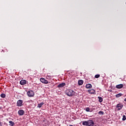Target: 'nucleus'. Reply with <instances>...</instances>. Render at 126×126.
I'll list each match as a JSON object with an SVG mask.
<instances>
[{
	"mask_svg": "<svg viewBox=\"0 0 126 126\" xmlns=\"http://www.w3.org/2000/svg\"><path fill=\"white\" fill-rule=\"evenodd\" d=\"M123 87H124V84H123L117 85L116 86V88H117V89H122V88H123Z\"/></svg>",
	"mask_w": 126,
	"mask_h": 126,
	"instance_id": "9",
	"label": "nucleus"
},
{
	"mask_svg": "<svg viewBox=\"0 0 126 126\" xmlns=\"http://www.w3.org/2000/svg\"><path fill=\"white\" fill-rule=\"evenodd\" d=\"M27 95L29 97H34V95H35V93L33 91H29L27 92Z\"/></svg>",
	"mask_w": 126,
	"mask_h": 126,
	"instance_id": "2",
	"label": "nucleus"
},
{
	"mask_svg": "<svg viewBox=\"0 0 126 126\" xmlns=\"http://www.w3.org/2000/svg\"><path fill=\"white\" fill-rule=\"evenodd\" d=\"M40 81H41V82L44 83V84H48L49 83H51L50 82L48 81V80H46L44 78H41Z\"/></svg>",
	"mask_w": 126,
	"mask_h": 126,
	"instance_id": "3",
	"label": "nucleus"
},
{
	"mask_svg": "<svg viewBox=\"0 0 126 126\" xmlns=\"http://www.w3.org/2000/svg\"><path fill=\"white\" fill-rule=\"evenodd\" d=\"M123 107H124V105L122 103H118L116 106V108H117L118 111L122 110Z\"/></svg>",
	"mask_w": 126,
	"mask_h": 126,
	"instance_id": "5",
	"label": "nucleus"
},
{
	"mask_svg": "<svg viewBox=\"0 0 126 126\" xmlns=\"http://www.w3.org/2000/svg\"><path fill=\"white\" fill-rule=\"evenodd\" d=\"M86 88L87 89H90V88H92V85H91V84H87L86 85Z\"/></svg>",
	"mask_w": 126,
	"mask_h": 126,
	"instance_id": "12",
	"label": "nucleus"
},
{
	"mask_svg": "<svg viewBox=\"0 0 126 126\" xmlns=\"http://www.w3.org/2000/svg\"><path fill=\"white\" fill-rule=\"evenodd\" d=\"M95 78H99L100 77V75L99 74H96L94 76Z\"/></svg>",
	"mask_w": 126,
	"mask_h": 126,
	"instance_id": "21",
	"label": "nucleus"
},
{
	"mask_svg": "<svg viewBox=\"0 0 126 126\" xmlns=\"http://www.w3.org/2000/svg\"><path fill=\"white\" fill-rule=\"evenodd\" d=\"M52 78V77L51 76H46V79H51Z\"/></svg>",
	"mask_w": 126,
	"mask_h": 126,
	"instance_id": "22",
	"label": "nucleus"
},
{
	"mask_svg": "<svg viewBox=\"0 0 126 126\" xmlns=\"http://www.w3.org/2000/svg\"><path fill=\"white\" fill-rule=\"evenodd\" d=\"M88 92L90 94H95V92H96V91H95V90L93 89H91L88 90Z\"/></svg>",
	"mask_w": 126,
	"mask_h": 126,
	"instance_id": "7",
	"label": "nucleus"
},
{
	"mask_svg": "<svg viewBox=\"0 0 126 126\" xmlns=\"http://www.w3.org/2000/svg\"><path fill=\"white\" fill-rule=\"evenodd\" d=\"M43 105H44V102H41V103L38 104L37 107L38 108H41V107H42V106H43Z\"/></svg>",
	"mask_w": 126,
	"mask_h": 126,
	"instance_id": "17",
	"label": "nucleus"
},
{
	"mask_svg": "<svg viewBox=\"0 0 126 126\" xmlns=\"http://www.w3.org/2000/svg\"><path fill=\"white\" fill-rule=\"evenodd\" d=\"M83 126H88V121H85L83 122Z\"/></svg>",
	"mask_w": 126,
	"mask_h": 126,
	"instance_id": "15",
	"label": "nucleus"
},
{
	"mask_svg": "<svg viewBox=\"0 0 126 126\" xmlns=\"http://www.w3.org/2000/svg\"><path fill=\"white\" fill-rule=\"evenodd\" d=\"M23 101L22 100H19L17 102V106L18 107H21L23 104Z\"/></svg>",
	"mask_w": 126,
	"mask_h": 126,
	"instance_id": "6",
	"label": "nucleus"
},
{
	"mask_svg": "<svg viewBox=\"0 0 126 126\" xmlns=\"http://www.w3.org/2000/svg\"><path fill=\"white\" fill-rule=\"evenodd\" d=\"M121 96H123V94L122 93H119V94H116L115 95V97L116 98H120V97H121Z\"/></svg>",
	"mask_w": 126,
	"mask_h": 126,
	"instance_id": "13",
	"label": "nucleus"
},
{
	"mask_svg": "<svg viewBox=\"0 0 126 126\" xmlns=\"http://www.w3.org/2000/svg\"><path fill=\"white\" fill-rule=\"evenodd\" d=\"M78 84H79V85H82V84H83V80H79Z\"/></svg>",
	"mask_w": 126,
	"mask_h": 126,
	"instance_id": "16",
	"label": "nucleus"
},
{
	"mask_svg": "<svg viewBox=\"0 0 126 126\" xmlns=\"http://www.w3.org/2000/svg\"><path fill=\"white\" fill-rule=\"evenodd\" d=\"M65 86V83H62L61 84H59L57 87L58 88H63V87H64Z\"/></svg>",
	"mask_w": 126,
	"mask_h": 126,
	"instance_id": "8",
	"label": "nucleus"
},
{
	"mask_svg": "<svg viewBox=\"0 0 126 126\" xmlns=\"http://www.w3.org/2000/svg\"><path fill=\"white\" fill-rule=\"evenodd\" d=\"M98 114H99V115H104V112H103V111H99V112H98Z\"/></svg>",
	"mask_w": 126,
	"mask_h": 126,
	"instance_id": "24",
	"label": "nucleus"
},
{
	"mask_svg": "<svg viewBox=\"0 0 126 126\" xmlns=\"http://www.w3.org/2000/svg\"><path fill=\"white\" fill-rule=\"evenodd\" d=\"M65 94H66L67 96H69V97H72V96H74L75 92L71 89H68L65 91Z\"/></svg>",
	"mask_w": 126,
	"mask_h": 126,
	"instance_id": "1",
	"label": "nucleus"
},
{
	"mask_svg": "<svg viewBox=\"0 0 126 126\" xmlns=\"http://www.w3.org/2000/svg\"><path fill=\"white\" fill-rule=\"evenodd\" d=\"M9 123L10 124L9 126H14V125H15L14 122H12V121H9Z\"/></svg>",
	"mask_w": 126,
	"mask_h": 126,
	"instance_id": "14",
	"label": "nucleus"
},
{
	"mask_svg": "<svg viewBox=\"0 0 126 126\" xmlns=\"http://www.w3.org/2000/svg\"><path fill=\"white\" fill-rule=\"evenodd\" d=\"M18 113L19 116H23V115H24V110H19L18 112Z\"/></svg>",
	"mask_w": 126,
	"mask_h": 126,
	"instance_id": "10",
	"label": "nucleus"
},
{
	"mask_svg": "<svg viewBox=\"0 0 126 126\" xmlns=\"http://www.w3.org/2000/svg\"><path fill=\"white\" fill-rule=\"evenodd\" d=\"M123 121H126V115H123V119H122Z\"/></svg>",
	"mask_w": 126,
	"mask_h": 126,
	"instance_id": "23",
	"label": "nucleus"
},
{
	"mask_svg": "<svg viewBox=\"0 0 126 126\" xmlns=\"http://www.w3.org/2000/svg\"><path fill=\"white\" fill-rule=\"evenodd\" d=\"M0 97H1V98H5V94H0Z\"/></svg>",
	"mask_w": 126,
	"mask_h": 126,
	"instance_id": "19",
	"label": "nucleus"
},
{
	"mask_svg": "<svg viewBox=\"0 0 126 126\" xmlns=\"http://www.w3.org/2000/svg\"><path fill=\"white\" fill-rule=\"evenodd\" d=\"M86 112H92V111H90V108H89V107H87L86 108Z\"/></svg>",
	"mask_w": 126,
	"mask_h": 126,
	"instance_id": "20",
	"label": "nucleus"
},
{
	"mask_svg": "<svg viewBox=\"0 0 126 126\" xmlns=\"http://www.w3.org/2000/svg\"><path fill=\"white\" fill-rule=\"evenodd\" d=\"M0 126H2V123L0 122Z\"/></svg>",
	"mask_w": 126,
	"mask_h": 126,
	"instance_id": "25",
	"label": "nucleus"
},
{
	"mask_svg": "<svg viewBox=\"0 0 126 126\" xmlns=\"http://www.w3.org/2000/svg\"><path fill=\"white\" fill-rule=\"evenodd\" d=\"M98 99L99 102H100V103H102V102H103V98H102V97L98 96Z\"/></svg>",
	"mask_w": 126,
	"mask_h": 126,
	"instance_id": "18",
	"label": "nucleus"
},
{
	"mask_svg": "<svg viewBox=\"0 0 126 126\" xmlns=\"http://www.w3.org/2000/svg\"><path fill=\"white\" fill-rule=\"evenodd\" d=\"M26 83H27L26 80H22L20 82V84H21V85H25Z\"/></svg>",
	"mask_w": 126,
	"mask_h": 126,
	"instance_id": "11",
	"label": "nucleus"
},
{
	"mask_svg": "<svg viewBox=\"0 0 126 126\" xmlns=\"http://www.w3.org/2000/svg\"><path fill=\"white\" fill-rule=\"evenodd\" d=\"M95 123L93 120H90L88 121V126H94Z\"/></svg>",
	"mask_w": 126,
	"mask_h": 126,
	"instance_id": "4",
	"label": "nucleus"
}]
</instances>
